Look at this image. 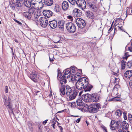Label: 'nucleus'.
<instances>
[{"label":"nucleus","mask_w":132,"mask_h":132,"mask_svg":"<svg viewBox=\"0 0 132 132\" xmlns=\"http://www.w3.org/2000/svg\"><path fill=\"white\" fill-rule=\"evenodd\" d=\"M132 66V61H129L127 64V68H129Z\"/></svg>","instance_id":"obj_40"},{"label":"nucleus","mask_w":132,"mask_h":132,"mask_svg":"<svg viewBox=\"0 0 132 132\" xmlns=\"http://www.w3.org/2000/svg\"><path fill=\"white\" fill-rule=\"evenodd\" d=\"M122 121L119 120L118 121L112 120L110 125V127L111 130H114L118 129L120 125L121 124Z\"/></svg>","instance_id":"obj_3"},{"label":"nucleus","mask_w":132,"mask_h":132,"mask_svg":"<svg viewBox=\"0 0 132 132\" xmlns=\"http://www.w3.org/2000/svg\"><path fill=\"white\" fill-rule=\"evenodd\" d=\"M67 18L68 19L70 20H72L73 17L71 15H69L67 16Z\"/></svg>","instance_id":"obj_53"},{"label":"nucleus","mask_w":132,"mask_h":132,"mask_svg":"<svg viewBox=\"0 0 132 132\" xmlns=\"http://www.w3.org/2000/svg\"><path fill=\"white\" fill-rule=\"evenodd\" d=\"M65 88L66 87H61L60 88V92L61 95H64L65 93Z\"/></svg>","instance_id":"obj_28"},{"label":"nucleus","mask_w":132,"mask_h":132,"mask_svg":"<svg viewBox=\"0 0 132 132\" xmlns=\"http://www.w3.org/2000/svg\"><path fill=\"white\" fill-rule=\"evenodd\" d=\"M91 102L92 101L95 102H98L101 98L100 95L97 93L93 94L91 95Z\"/></svg>","instance_id":"obj_6"},{"label":"nucleus","mask_w":132,"mask_h":132,"mask_svg":"<svg viewBox=\"0 0 132 132\" xmlns=\"http://www.w3.org/2000/svg\"><path fill=\"white\" fill-rule=\"evenodd\" d=\"M103 131L104 132H107L106 129V127H105L103 126Z\"/></svg>","instance_id":"obj_55"},{"label":"nucleus","mask_w":132,"mask_h":132,"mask_svg":"<svg viewBox=\"0 0 132 132\" xmlns=\"http://www.w3.org/2000/svg\"><path fill=\"white\" fill-rule=\"evenodd\" d=\"M124 76L127 78H130L132 76V70H128L124 73Z\"/></svg>","instance_id":"obj_19"},{"label":"nucleus","mask_w":132,"mask_h":132,"mask_svg":"<svg viewBox=\"0 0 132 132\" xmlns=\"http://www.w3.org/2000/svg\"><path fill=\"white\" fill-rule=\"evenodd\" d=\"M86 16L91 19L89 24L92 25L94 24L95 23L93 20L92 19L93 18V13L89 11H87L86 12Z\"/></svg>","instance_id":"obj_11"},{"label":"nucleus","mask_w":132,"mask_h":132,"mask_svg":"<svg viewBox=\"0 0 132 132\" xmlns=\"http://www.w3.org/2000/svg\"><path fill=\"white\" fill-rule=\"evenodd\" d=\"M57 22L56 20H53L49 22L48 25H57Z\"/></svg>","instance_id":"obj_37"},{"label":"nucleus","mask_w":132,"mask_h":132,"mask_svg":"<svg viewBox=\"0 0 132 132\" xmlns=\"http://www.w3.org/2000/svg\"><path fill=\"white\" fill-rule=\"evenodd\" d=\"M89 82L88 79L85 77L78 78L76 84V88L79 90L84 89L85 92L89 91L93 88V86Z\"/></svg>","instance_id":"obj_1"},{"label":"nucleus","mask_w":132,"mask_h":132,"mask_svg":"<svg viewBox=\"0 0 132 132\" xmlns=\"http://www.w3.org/2000/svg\"><path fill=\"white\" fill-rule=\"evenodd\" d=\"M55 122H54V123H53L52 125V127L54 129H55Z\"/></svg>","instance_id":"obj_63"},{"label":"nucleus","mask_w":132,"mask_h":132,"mask_svg":"<svg viewBox=\"0 0 132 132\" xmlns=\"http://www.w3.org/2000/svg\"><path fill=\"white\" fill-rule=\"evenodd\" d=\"M39 20L40 24L42 25H47L48 21L46 18L44 17H41Z\"/></svg>","instance_id":"obj_18"},{"label":"nucleus","mask_w":132,"mask_h":132,"mask_svg":"<svg viewBox=\"0 0 132 132\" xmlns=\"http://www.w3.org/2000/svg\"><path fill=\"white\" fill-rule=\"evenodd\" d=\"M79 28L82 29L85 27V25H77Z\"/></svg>","instance_id":"obj_51"},{"label":"nucleus","mask_w":132,"mask_h":132,"mask_svg":"<svg viewBox=\"0 0 132 132\" xmlns=\"http://www.w3.org/2000/svg\"><path fill=\"white\" fill-rule=\"evenodd\" d=\"M70 69V71L71 73H72L71 74L72 76H74V75L76 72V70L77 69V68L75 67H71Z\"/></svg>","instance_id":"obj_30"},{"label":"nucleus","mask_w":132,"mask_h":132,"mask_svg":"<svg viewBox=\"0 0 132 132\" xmlns=\"http://www.w3.org/2000/svg\"><path fill=\"white\" fill-rule=\"evenodd\" d=\"M129 86L130 88L132 89V80H131L129 82Z\"/></svg>","instance_id":"obj_56"},{"label":"nucleus","mask_w":132,"mask_h":132,"mask_svg":"<svg viewBox=\"0 0 132 132\" xmlns=\"http://www.w3.org/2000/svg\"><path fill=\"white\" fill-rule=\"evenodd\" d=\"M68 1L72 5H75L76 3V2L75 0H68Z\"/></svg>","instance_id":"obj_44"},{"label":"nucleus","mask_w":132,"mask_h":132,"mask_svg":"<svg viewBox=\"0 0 132 132\" xmlns=\"http://www.w3.org/2000/svg\"><path fill=\"white\" fill-rule=\"evenodd\" d=\"M57 77L61 78L60 80V84H59L60 87L65 86V85L67 83V80L65 78V77L63 76L62 73L59 74L58 73Z\"/></svg>","instance_id":"obj_5"},{"label":"nucleus","mask_w":132,"mask_h":132,"mask_svg":"<svg viewBox=\"0 0 132 132\" xmlns=\"http://www.w3.org/2000/svg\"><path fill=\"white\" fill-rule=\"evenodd\" d=\"M66 27L70 32H74L76 30V27L75 25H67L66 26Z\"/></svg>","instance_id":"obj_13"},{"label":"nucleus","mask_w":132,"mask_h":132,"mask_svg":"<svg viewBox=\"0 0 132 132\" xmlns=\"http://www.w3.org/2000/svg\"><path fill=\"white\" fill-rule=\"evenodd\" d=\"M64 71H65L64 75L62 74L63 76L64 77L66 78H70L71 73L70 71V69L68 68Z\"/></svg>","instance_id":"obj_15"},{"label":"nucleus","mask_w":132,"mask_h":132,"mask_svg":"<svg viewBox=\"0 0 132 132\" xmlns=\"http://www.w3.org/2000/svg\"><path fill=\"white\" fill-rule=\"evenodd\" d=\"M11 99L10 98L9 96L7 98V101L6 108L8 110V111L9 114L11 113L13 114V112L12 109V105H11Z\"/></svg>","instance_id":"obj_7"},{"label":"nucleus","mask_w":132,"mask_h":132,"mask_svg":"<svg viewBox=\"0 0 132 132\" xmlns=\"http://www.w3.org/2000/svg\"><path fill=\"white\" fill-rule=\"evenodd\" d=\"M76 4L80 9L82 10L86 7V3L85 0H77Z\"/></svg>","instance_id":"obj_4"},{"label":"nucleus","mask_w":132,"mask_h":132,"mask_svg":"<svg viewBox=\"0 0 132 132\" xmlns=\"http://www.w3.org/2000/svg\"><path fill=\"white\" fill-rule=\"evenodd\" d=\"M37 8H31L30 10H29L28 12H29L31 13V14L32 15V14L35 11V9Z\"/></svg>","instance_id":"obj_42"},{"label":"nucleus","mask_w":132,"mask_h":132,"mask_svg":"<svg viewBox=\"0 0 132 132\" xmlns=\"http://www.w3.org/2000/svg\"><path fill=\"white\" fill-rule=\"evenodd\" d=\"M82 14L81 11L75 8L73 10V14L75 17H80Z\"/></svg>","instance_id":"obj_12"},{"label":"nucleus","mask_w":132,"mask_h":132,"mask_svg":"<svg viewBox=\"0 0 132 132\" xmlns=\"http://www.w3.org/2000/svg\"><path fill=\"white\" fill-rule=\"evenodd\" d=\"M122 122V125L121 127L122 129H125L127 130L128 128L129 125L128 123L126 122V121H123Z\"/></svg>","instance_id":"obj_23"},{"label":"nucleus","mask_w":132,"mask_h":132,"mask_svg":"<svg viewBox=\"0 0 132 132\" xmlns=\"http://www.w3.org/2000/svg\"><path fill=\"white\" fill-rule=\"evenodd\" d=\"M47 25H40V27H39V28H41V27L43 28H46Z\"/></svg>","instance_id":"obj_58"},{"label":"nucleus","mask_w":132,"mask_h":132,"mask_svg":"<svg viewBox=\"0 0 132 132\" xmlns=\"http://www.w3.org/2000/svg\"><path fill=\"white\" fill-rule=\"evenodd\" d=\"M101 105L99 103H94L88 106L87 109L90 113H95L101 109Z\"/></svg>","instance_id":"obj_2"},{"label":"nucleus","mask_w":132,"mask_h":132,"mask_svg":"<svg viewBox=\"0 0 132 132\" xmlns=\"http://www.w3.org/2000/svg\"><path fill=\"white\" fill-rule=\"evenodd\" d=\"M66 25H74L71 22H68V23H66Z\"/></svg>","instance_id":"obj_61"},{"label":"nucleus","mask_w":132,"mask_h":132,"mask_svg":"<svg viewBox=\"0 0 132 132\" xmlns=\"http://www.w3.org/2000/svg\"><path fill=\"white\" fill-rule=\"evenodd\" d=\"M122 113V110L120 109L117 110L116 112V115L118 117H119L121 116Z\"/></svg>","instance_id":"obj_31"},{"label":"nucleus","mask_w":132,"mask_h":132,"mask_svg":"<svg viewBox=\"0 0 132 132\" xmlns=\"http://www.w3.org/2000/svg\"><path fill=\"white\" fill-rule=\"evenodd\" d=\"M76 103L78 106L80 107L82 109H85V108L86 107L87 108L88 107L87 105L83 103L80 98L77 100L76 101Z\"/></svg>","instance_id":"obj_8"},{"label":"nucleus","mask_w":132,"mask_h":132,"mask_svg":"<svg viewBox=\"0 0 132 132\" xmlns=\"http://www.w3.org/2000/svg\"><path fill=\"white\" fill-rule=\"evenodd\" d=\"M43 13L44 16L48 18L52 16V12L50 10H44Z\"/></svg>","instance_id":"obj_14"},{"label":"nucleus","mask_w":132,"mask_h":132,"mask_svg":"<svg viewBox=\"0 0 132 132\" xmlns=\"http://www.w3.org/2000/svg\"><path fill=\"white\" fill-rule=\"evenodd\" d=\"M65 22L63 20H59L58 22V25H64L65 24Z\"/></svg>","instance_id":"obj_43"},{"label":"nucleus","mask_w":132,"mask_h":132,"mask_svg":"<svg viewBox=\"0 0 132 132\" xmlns=\"http://www.w3.org/2000/svg\"><path fill=\"white\" fill-rule=\"evenodd\" d=\"M116 22V23L114 24V25H123L124 22L123 20H121L120 21L119 20H115V22Z\"/></svg>","instance_id":"obj_34"},{"label":"nucleus","mask_w":132,"mask_h":132,"mask_svg":"<svg viewBox=\"0 0 132 132\" xmlns=\"http://www.w3.org/2000/svg\"><path fill=\"white\" fill-rule=\"evenodd\" d=\"M23 15L28 19H31L32 15L29 12H25L23 13Z\"/></svg>","instance_id":"obj_27"},{"label":"nucleus","mask_w":132,"mask_h":132,"mask_svg":"<svg viewBox=\"0 0 132 132\" xmlns=\"http://www.w3.org/2000/svg\"><path fill=\"white\" fill-rule=\"evenodd\" d=\"M31 2L32 7L37 8V7H38V2L37 0H31Z\"/></svg>","instance_id":"obj_20"},{"label":"nucleus","mask_w":132,"mask_h":132,"mask_svg":"<svg viewBox=\"0 0 132 132\" xmlns=\"http://www.w3.org/2000/svg\"><path fill=\"white\" fill-rule=\"evenodd\" d=\"M80 120L81 118H78L76 121L77 123H79L80 121Z\"/></svg>","instance_id":"obj_60"},{"label":"nucleus","mask_w":132,"mask_h":132,"mask_svg":"<svg viewBox=\"0 0 132 132\" xmlns=\"http://www.w3.org/2000/svg\"><path fill=\"white\" fill-rule=\"evenodd\" d=\"M27 125L29 129L31 130H32L33 129V128L32 123L30 122H28L27 123Z\"/></svg>","instance_id":"obj_41"},{"label":"nucleus","mask_w":132,"mask_h":132,"mask_svg":"<svg viewBox=\"0 0 132 132\" xmlns=\"http://www.w3.org/2000/svg\"><path fill=\"white\" fill-rule=\"evenodd\" d=\"M76 22L77 25H85L84 24H85L84 20L80 18L77 19Z\"/></svg>","instance_id":"obj_21"},{"label":"nucleus","mask_w":132,"mask_h":132,"mask_svg":"<svg viewBox=\"0 0 132 132\" xmlns=\"http://www.w3.org/2000/svg\"><path fill=\"white\" fill-rule=\"evenodd\" d=\"M129 55H125L123 57L122 59H125L127 60V59L128 57L129 56Z\"/></svg>","instance_id":"obj_50"},{"label":"nucleus","mask_w":132,"mask_h":132,"mask_svg":"<svg viewBox=\"0 0 132 132\" xmlns=\"http://www.w3.org/2000/svg\"><path fill=\"white\" fill-rule=\"evenodd\" d=\"M66 88L67 90L66 94L67 96H69L72 92V90L71 88L69 86H66Z\"/></svg>","instance_id":"obj_25"},{"label":"nucleus","mask_w":132,"mask_h":132,"mask_svg":"<svg viewBox=\"0 0 132 132\" xmlns=\"http://www.w3.org/2000/svg\"><path fill=\"white\" fill-rule=\"evenodd\" d=\"M60 6L57 4H55L54 7V10L55 12H60Z\"/></svg>","instance_id":"obj_29"},{"label":"nucleus","mask_w":132,"mask_h":132,"mask_svg":"<svg viewBox=\"0 0 132 132\" xmlns=\"http://www.w3.org/2000/svg\"><path fill=\"white\" fill-rule=\"evenodd\" d=\"M2 98L3 99V101L4 103V104L6 107L7 104V97L5 95H2Z\"/></svg>","instance_id":"obj_33"},{"label":"nucleus","mask_w":132,"mask_h":132,"mask_svg":"<svg viewBox=\"0 0 132 132\" xmlns=\"http://www.w3.org/2000/svg\"><path fill=\"white\" fill-rule=\"evenodd\" d=\"M34 95L35 97H36L37 98H39L40 96L42 95L41 91H35Z\"/></svg>","instance_id":"obj_32"},{"label":"nucleus","mask_w":132,"mask_h":132,"mask_svg":"<svg viewBox=\"0 0 132 132\" xmlns=\"http://www.w3.org/2000/svg\"><path fill=\"white\" fill-rule=\"evenodd\" d=\"M91 95L89 94H84L82 96V100L85 102L88 103L91 102Z\"/></svg>","instance_id":"obj_9"},{"label":"nucleus","mask_w":132,"mask_h":132,"mask_svg":"<svg viewBox=\"0 0 132 132\" xmlns=\"http://www.w3.org/2000/svg\"><path fill=\"white\" fill-rule=\"evenodd\" d=\"M123 118L125 120H126L127 119V117L126 116V113L125 112H124L123 113Z\"/></svg>","instance_id":"obj_45"},{"label":"nucleus","mask_w":132,"mask_h":132,"mask_svg":"<svg viewBox=\"0 0 132 132\" xmlns=\"http://www.w3.org/2000/svg\"><path fill=\"white\" fill-rule=\"evenodd\" d=\"M116 132H125V131L122 130L121 129H119L118 130H116Z\"/></svg>","instance_id":"obj_62"},{"label":"nucleus","mask_w":132,"mask_h":132,"mask_svg":"<svg viewBox=\"0 0 132 132\" xmlns=\"http://www.w3.org/2000/svg\"><path fill=\"white\" fill-rule=\"evenodd\" d=\"M44 0H41L40 2H38V7H37L39 9H42L44 6H45V4H44Z\"/></svg>","instance_id":"obj_26"},{"label":"nucleus","mask_w":132,"mask_h":132,"mask_svg":"<svg viewBox=\"0 0 132 132\" xmlns=\"http://www.w3.org/2000/svg\"><path fill=\"white\" fill-rule=\"evenodd\" d=\"M5 92L6 93H7L8 92V87L7 86H6L5 89Z\"/></svg>","instance_id":"obj_54"},{"label":"nucleus","mask_w":132,"mask_h":132,"mask_svg":"<svg viewBox=\"0 0 132 132\" xmlns=\"http://www.w3.org/2000/svg\"><path fill=\"white\" fill-rule=\"evenodd\" d=\"M49 26L52 29H53L56 28L57 26V25H49Z\"/></svg>","instance_id":"obj_49"},{"label":"nucleus","mask_w":132,"mask_h":132,"mask_svg":"<svg viewBox=\"0 0 132 132\" xmlns=\"http://www.w3.org/2000/svg\"><path fill=\"white\" fill-rule=\"evenodd\" d=\"M80 74L79 72H77L76 73V74L75 75H74V76H71V79H72V77L73 78V77H74V78L75 79V80H77V79H76V77H77L78 76V77H79L80 76Z\"/></svg>","instance_id":"obj_39"},{"label":"nucleus","mask_w":132,"mask_h":132,"mask_svg":"<svg viewBox=\"0 0 132 132\" xmlns=\"http://www.w3.org/2000/svg\"><path fill=\"white\" fill-rule=\"evenodd\" d=\"M32 76H34L33 77H36L37 78H39L38 72L37 71H33L32 73L29 75L30 78L32 80L35 82H37V79H35L33 78L32 77Z\"/></svg>","instance_id":"obj_10"},{"label":"nucleus","mask_w":132,"mask_h":132,"mask_svg":"<svg viewBox=\"0 0 132 132\" xmlns=\"http://www.w3.org/2000/svg\"><path fill=\"white\" fill-rule=\"evenodd\" d=\"M128 49L129 50L130 52H132V47H130L128 48Z\"/></svg>","instance_id":"obj_64"},{"label":"nucleus","mask_w":132,"mask_h":132,"mask_svg":"<svg viewBox=\"0 0 132 132\" xmlns=\"http://www.w3.org/2000/svg\"><path fill=\"white\" fill-rule=\"evenodd\" d=\"M71 106L73 107H75L76 106L75 102H73L71 103Z\"/></svg>","instance_id":"obj_47"},{"label":"nucleus","mask_w":132,"mask_h":132,"mask_svg":"<svg viewBox=\"0 0 132 132\" xmlns=\"http://www.w3.org/2000/svg\"><path fill=\"white\" fill-rule=\"evenodd\" d=\"M23 4L26 6L28 7H30L31 6L30 0H24Z\"/></svg>","instance_id":"obj_24"},{"label":"nucleus","mask_w":132,"mask_h":132,"mask_svg":"<svg viewBox=\"0 0 132 132\" xmlns=\"http://www.w3.org/2000/svg\"><path fill=\"white\" fill-rule=\"evenodd\" d=\"M112 99L113 100L115 101H119L120 100L119 99H117L116 97L114 98L113 99Z\"/></svg>","instance_id":"obj_57"},{"label":"nucleus","mask_w":132,"mask_h":132,"mask_svg":"<svg viewBox=\"0 0 132 132\" xmlns=\"http://www.w3.org/2000/svg\"><path fill=\"white\" fill-rule=\"evenodd\" d=\"M62 6L63 10L65 11L68 9L69 8V4L67 1H63L62 3Z\"/></svg>","instance_id":"obj_17"},{"label":"nucleus","mask_w":132,"mask_h":132,"mask_svg":"<svg viewBox=\"0 0 132 132\" xmlns=\"http://www.w3.org/2000/svg\"><path fill=\"white\" fill-rule=\"evenodd\" d=\"M44 2L45 6H51L53 3V0H46V1L44 0Z\"/></svg>","instance_id":"obj_22"},{"label":"nucleus","mask_w":132,"mask_h":132,"mask_svg":"<svg viewBox=\"0 0 132 132\" xmlns=\"http://www.w3.org/2000/svg\"><path fill=\"white\" fill-rule=\"evenodd\" d=\"M21 1L20 0H16L15 4L17 7L20 6H21Z\"/></svg>","instance_id":"obj_38"},{"label":"nucleus","mask_w":132,"mask_h":132,"mask_svg":"<svg viewBox=\"0 0 132 132\" xmlns=\"http://www.w3.org/2000/svg\"><path fill=\"white\" fill-rule=\"evenodd\" d=\"M14 20L18 24H23L24 23H21L20 21H19V20H16L15 19H14Z\"/></svg>","instance_id":"obj_46"},{"label":"nucleus","mask_w":132,"mask_h":132,"mask_svg":"<svg viewBox=\"0 0 132 132\" xmlns=\"http://www.w3.org/2000/svg\"><path fill=\"white\" fill-rule=\"evenodd\" d=\"M120 87V86L118 85L117 84L114 86V87L113 89V92H116V93H117L118 92V89Z\"/></svg>","instance_id":"obj_35"},{"label":"nucleus","mask_w":132,"mask_h":132,"mask_svg":"<svg viewBox=\"0 0 132 132\" xmlns=\"http://www.w3.org/2000/svg\"><path fill=\"white\" fill-rule=\"evenodd\" d=\"M106 108V106L105 105H103L102 107V108L103 110H101L102 112L103 111L104 112V111L105 110V109Z\"/></svg>","instance_id":"obj_52"},{"label":"nucleus","mask_w":132,"mask_h":132,"mask_svg":"<svg viewBox=\"0 0 132 132\" xmlns=\"http://www.w3.org/2000/svg\"><path fill=\"white\" fill-rule=\"evenodd\" d=\"M78 92L79 91L78 90L76 89L74 90L72 94L70 95V100H72L74 99L75 98Z\"/></svg>","instance_id":"obj_16"},{"label":"nucleus","mask_w":132,"mask_h":132,"mask_svg":"<svg viewBox=\"0 0 132 132\" xmlns=\"http://www.w3.org/2000/svg\"><path fill=\"white\" fill-rule=\"evenodd\" d=\"M48 120L47 119V120L44 121L43 122V124L44 125H45L46 124V123L48 121Z\"/></svg>","instance_id":"obj_59"},{"label":"nucleus","mask_w":132,"mask_h":132,"mask_svg":"<svg viewBox=\"0 0 132 132\" xmlns=\"http://www.w3.org/2000/svg\"><path fill=\"white\" fill-rule=\"evenodd\" d=\"M126 63V61L122 60L121 62V69L123 70L125 68V67L126 65L125 63Z\"/></svg>","instance_id":"obj_36"},{"label":"nucleus","mask_w":132,"mask_h":132,"mask_svg":"<svg viewBox=\"0 0 132 132\" xmlns=\"http://www.w3.org/2000/svg\"><path fill=\"white\" fill-rule=\"evenodd\" d=\"M59 27L62 30H63L64 28V25H58Z\"/></svg>","instance_id":"obj_48"}]
</instances>
